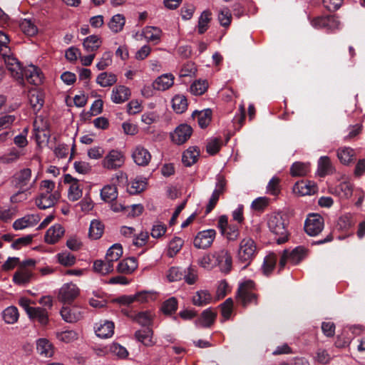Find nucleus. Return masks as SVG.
Returning a JSON list of instances; mask_svg holds the SVG:
<instances>
[{
    "label": "nucleus",
    "mask_w": 365,
    "mask_h": 365,
    "mask_svg": "<svg viewBox=\"0 0 365 365\" xmlns=\"http://www.w3.org/2000/svg\"><path fill=\"white\" fill-rule=\"evenodd\" d=\"M57 339L65 343H70L78 338V334L73 330H66L64 331L58 332L56 334Z\"/></svg>",
    "instance_id": "nucleus-56"
},
{
    "label": "nucleus",
    "mask_w": 365,
    "mask_h": 365,
    "mask_svg": "<svg viewBox=\"0 0 365 365\" xmlns=\"http://www.w3.org/2000/svg\"><path fill=\"white\" fill-rule=\"evenodd\" d=\"M200 148L197 146H190L184 151V166L190 167L199 159Z\"/></svg>",
    "instance_id": "nucleus-30"
},
{
    "label": "nucleus",
    "mask_w": 365,
    "mask_h": 365,
    "mask_svg": "<svg viewBox=\"0 0 365 365\" xmlns=\"http://www.w3.org/2000/svg\"><path fill=\"white\" fill-rule=\"evenodd\" d=\"M323 217L315 213L308 215L304 222V230L309 236L318 235L324 229Z\"/></svg>",
    "instance_id": "nucleus-7"
},
{
    "label": "nucleus",
    "mask_w": 365,
    "mask_h": 365,
    "mask_svg": "<svg viewBox=\"0 0 365 365\" xmlns=\"http://www.w3.org/2000/svg\"><path fill=\"white\" fill-rule=\"evenodd\" d=\"M96 335L103 339L111 337L114 333V324L112 322L105 321L96 329Z\"/></svg>",
    "instance_id": "nucleus-34"
},
{
    "label": "nucleus",
    "mask_w": 365,
    "mask_h": 365,
    "mask_svg": "<svg viewBox=\"0 0 365 365\" xmlns=\"http://www.w3.org/2000/svg\"><path fill=\"white\" fill-rule=\"evenodd\" d=\"M142 35L148 41L158 43L160 40L162 31L158 27L146 26L143 29Z\"/></svg>",
    "instance_id": "nucleus-33"
},
{
    "label": "nucleus",
    "mask_w": 365,
    "mask_h": 365,
    "mask_svg": "<svg viewBox=\"0 0 365 365\" xmlns=\"http://www.w3.org/2000/svg\"><path fill=\"white\" fill-rule=\"evenodd\" d=\"M212 258L215 259V267H219L220 271L228 273L232 266V258L230 252L222 248L213 252Z\"/></svg>",
    "instance_id": "nucleus-6"
},
{
    "label": "nucleus",
    "mask_w": 365,
    "mask_h": 365,
    "mask_svg": "<svg viewBox=\"0 0 365 365\" xmlns=\"http://www.w3.org/2000/svg\"><path fill=\"white\" fill-rule=\"evenodd\" d=\"M334 168L330 158L327 156H321L317 162V175L319 177H324L334 173Z\"/></svg>",
    "instance_id": "nucleus-22"
},
{
    "label": "nucleus",
    "mask_w": 365,
    "mask_h": 365,
    "mask_svg": "<svg viewBox=\"0 0 365 365\" xmlns=\"http://www.w3.org/2000/svg\"><path fill=\"white\" fill-rule=\"evenodd\" d=\"M208 83L205 80L195 81L190 86V93L195 96L202 95L207 89Z\"/></svg>",
    "instance_id": "nucleus-49"
},
{
    "label": "nucleus",
    "mask_w": 365,
    "mask_h": 365,
    "mask_svg": "<svg viewBox=\"0 0 365 365\" xmlns=\"http://www.w3.org/2000/svg\"><path fill=\"white\" fill-rule=\"evenodd\" d=\"M122 254L123 248L121 245L115 244L109 248L105 259L113 266V263L119 259Z\"/></svg>",
    "instance_id": "nucleus-42"
},
{
    "label": "nucleus",
    "mask_w": 365,
    "mask_h": 365,
    "mask_svg": "<svg viewBox=\"0 0 365 365\" xmlns=\"http://www.w3.org/2000/svg\"><path fill=\"white\" fill-rule=\"evenodd\" d=\"M294 191L302 196L314 195L317 191V187L314 182H298L294 185Z\"/></svg>",
    "instance_id": "nucleus-25"
},
{
    "label": "nucleus",
    "mask_w": 365,
    "mask_h": 365,
    "mask_svg": "<svg viewBox=\"0 0 365 365\" xmlns=\"http://www.w3.org/2000/svg\"><path fill=\"white\" fill-rule=\"evenodd\" d=\"M61 315L66 322L73 323L82 319L83 312L77 306L63 307L61 310Z\"/></svg>",
    "instance_id": "nucleus-16"
},
{
    "label": "nucleus",
    "mask_w": 365,
    "mask_h": 365,
    "mask_svg": "<svg viewBox=\"0 0 365 365\" xmlns=\"http://www.w3.org/2000/svg\"><path fill=\"white\" fill-rule=\"evenodd\" d=\"M63 182L69 186L68 189V198L69 200L75 202L82 197V185L78 180L73 178L70 174H66Z\"/></svg>",
    "instance_id": "nucleus-11"
},
{
    "label": "nucleus",
    "mask_w": 365,
    "mask_h": 365,
    "mask_svg": "<svg viewBox=\"0 0 365 365\" xmlns=\"http://www.w3.org/2000/svg\"><path fill=\"white\" fill-rule=\"evenodd\" d=\"M19 26L24 34L29 36H33L38 32L37 26L31 19H23L20 22Z\"/></svg>",
    "instance_id": "nucleus-48"
},
{
    "label": "nucleus",
    "mask_w": 365,
    "mask_h": 365,
    "mask_svg": "<svg viewBox=\"0 0 365 365\" xmlns=\"http://www.w3.org/2000/svg\"><path fill=\"white\" fill-rule=\"evenodd\" d=\"M354 155V150L349 147L340 148L337 150V157L344 165H348L352 161Z\"/></svg>",
    "instance_id": "nucleus-44"
},
{
    "label": "nucleus",
    "mask_w": 365,
    "mask_h": 365,
    "mask_svg": "<svg viewBox=\"0 0 365 365\" xmlns=\"http://www.w3.org/2000/svg\"><path fill=\"white\" fill-rule=\"evenodd\" d=\"M125 24V19L123 14H115L108 23V26L112 32L117 34L120 32Z\"/></svg>",
    "instance_id": "nucleus-35"
},
{
    "label": "nucleus",
    "mask_w": 365,
    "mask_h": 365,
    "mask_svg": "<svg viewBox=\"0 0 365 365\" xmlns=\"http://www.w3.org/2000/svg\"><path fill=\"white\" fill-rule=\"evenodd\" d=\"M117 81V76L112 73L102 72L96 78V83L101 87H110Z\"/></svg>",
    "instance_id": "nucleus-36"
},
{
    "label": "nucleus",
    "mask_w": 365,
    "mask_h": 365,
    "mask_svg": "<svg viewBox=\"0 0 365 365\" xmlns=\"http://www.w3.org/2000/svg\"><path fill=\"white\" fill-rule=\"evenodd\" d=\"M182 277V271L180 267H170L166 274V278L168 282H173L181 280Z\"/></svg>",
    "instance_id": "nucleus-58"
},
{
    "label": "nucleus",
    "mask_w": 365,
    "mask_h": 365,
    "mask_svg": "<svg viewBox=\"0 0 365 365\" xmlns=\"http://www.w3.org/2000/svg\"><path fill=\"white\" fill-rule=\"evenodd\" d=\"M36 182V178H32V172L30 168H23L16 172L13 177V182L16 187L23 192L33 187Z\"/></svg>",
    "instance_id": "nucleus-4"
},
{
    "label": "nucleus",
    "mask_w": 365,
    "mask_h": 365,
    "mask_svg": "<svg viewBox=\"0 0 365 365\" xmlns=\"http://www.w3.org/2000/svg\"><path fill=\"white\" fill-rule=\"evenodd\" d=\"M174 76L171 73H165L158 76L152 83L154 90L165 91L174 84Z\"/></svg>",
    "instance_id": "nucleus-19"
},
{
    "label": "nucleus",
    "mask_w": 365,
    "mask_h": 365,
    "mask_svg": "<svg viewBox=\"0 0 365 365\" xmlns=\"http://www.w3.org/2000/svg\"><path fill=\"white\" fill-rule=\"evenodd\" d=\"M109 354L116 356L119 359H125L128 355V351L123 346L113 343L109 346Z\"/></svg>",
    "instance_id": "nucleus-55"
},
{
    "label": "nucleus",
    "mask_w": 365,
    "mask_h": 365,
    "mask_svg": "<svg viewBox=\"0 0 365 365\" xmlns=\"http://www.w3.org/2000/svg\"><path fill=\"white\" fill-rule=\"evenodd\" d=\"M211 13L208 10H205L202 12L198 19V24L197 26V32L200 34H204L208 29V24L210 21Z\"/></svg>",
    "instance_id": "nucleus-46"
},
{
    "label": "nucleus",
    "mask_w": 365,
    "mask_h": 365,
    "mask_svg": "<svg viewBox=\"0 0 365 365\" xmlns=\"http://www.w3.org/2000/svg\"><path fill=\"white\" fill-rule=\"evenodd\" d=\"M112 63V53L106 51L103 53L102 57L96 64V68L99 71L105 70L108 66Z\"/></svg>",
    "instance_id": "nucleus-62"
},
{
    "label": "nucleus",
    "mask_w": 365,
    "mask_h": 365,
    "mask_svg": "<svg viewBox=\"0 0 365 365\" xmlns=\"http://www.w3.org/2000/svg\"><path fill=\"white\" fill-rule=\"evenodd\" d=\"M29 317L34 320H36L42 325L46 324L48 321L47 312L41 307H34Z\"/></svg>",
    "instance_id": "nucleus-43"
},
{
    "label": "nucleus",
    "mask_w": 365,
    "mask_h": 365,
    "mask_svg": "<svg viewBox=\"0 0 365 365\" xmlns=\"http://www.w3.org/2000/svg\"><path fill=\"white\" fill-rule=\"evenodd\" d=\"M253 285L254 283L252 280H248L240 284L237 290V297L243 306H247L252 302L256 303V295L250 290Z\"/></svg>",
    "instance_id": "nucleus-13"
},
{
    "label": "nucleus",
    "mask_w": 365,
    "mask_h": 365,
    "mask_svg": "<svg viewBox=\"0 0 365 365\" xmlns=\"http://www.w3.org/2000/svg\"><path fill=\"white\" fill-rule=\"evenodd\" d=\"M221 147V140L217 138H211L207 144V152L210 155L216 154Z\"/></svg>",
    "instance_id": "nucleus-64"
},
{
    "label": "nucleus",
    "mask_w": 365,
    "mask_h": 365,
    "mask_svg": "<svg viewBox=\"0 0 365 365\" xmlns=\"http://www.w3.org/2000/svg\"><path fill=\"white\" fill-rule=\"evenodd\" d=\"M33 277V273L27 267H19L14 273L13 281L18 285H26L29 283Z\"/></svg>",
    "instance_id": "nucleus-26"
},
{
    "label": "nucleus",
    "mask_w": 365,
    "mask_h": 365,
    "mask_svg": "<svg viewBox=\"0 0 365 365\" xmlns=\"http://www.w3.org/2000/svg\"><path fill=\"white\" fill-rule=\"evenodd\" d=\"M147 180L144 179H138L132 181L130 185L128 187V192L132 195H135L141 192L146 188Z\"/></svg>",
    "instance_id": "nucleus-51"
},
{
    "label": "nucleus",
    "mask_w": 365,
    "mask_h": 365,
    "mask_svg": "<svg viewBox=\"0 0 365 365\" xmlns=\"http://www.w3.org/2000/svg\"><path fill=\"white\" fill-rule=\"evenodd\" d=\"M216 180L215 187L209 199L208 204L206 207L205 215H207L212 210V209L217 203L220 196L223 193L225 188L226 182L222 175H217L216 177Z\"/></svg>",
    "instance_id": "nucleus-12"
},
{
    "label": "nucleus",
    "mask_w": 365,
    "mask_h": 365,
    "mask_svg": "<svg viewBox=\"0 0 365 365\" xmlns=\"http://www.w3.org/2000/svg\"><path fill=\"white\" fill-rule=\"evenodd\" d=\"M192 117L197 119L198 125L201 128H206L212 119V110L210 108L204 109L200 111L195 110L192 113Z\"/></svg>",
    "instance_id": "nucleus-29"
},
{
    "label": "nucleus",
    "mask_w": 365,
    "mask_h": 365,
    "mask_svg": "<svg viewBox=\"0 0 365 365\" xmlns=\"http://www.w3.org/2000/svg\"><path fill=\"white\" fill-rule=\"evenodd\" d=\"M36 350L38 354L45 358L51 357L54 354V348L52 344L46 339H39L36 341Z\"/></svg>",
    "instance_id": "nucleus-27"
},
{
    "label": "nucleus",
    "mask_w": 365,
    "mask_h": 365,
    "mask_svg": "<svg viewBox=\"0 0 365 365\" xmlns=\"http://www.w3.org/2000/svg\"><path fill=\"white\" fill-rule=\"evenodd\" d=\"M307 249L302 246L295 247L292 252L288 251L289 262L293 264L299 263L307 256Z\"/></svg>",
    "instance_id": "nucleus-40"
},
{
    "label": "nucleus",
    "mask_w": 365,
    "mask_h": 365,
    "mask_svg": "<svg viewBox=\"0 0 365 365\" xmlns=\"http://www.w3.org/2000/svg\"><path fill=\"white\" fill-rule=\"evenodd\" d=\"M267 226L269 230L274 235L278 245L288 241L289 233L287 224L280 213H272L268 216Z\"/></svg>",
    "instance_id": "nucleus-1"
},
{
    "label": "nucleus",
    "mask_w": 365,
    "mask_h": 365,
    "mask_svg": "<svg viewBox=\"0 0 365 365\" xmlns=\"http://www.w3.org/2000/svg\"><path fill=\"white\" fill-rule=\"evenodd\" d=\"M61 194L58 191L47 195L40 193L38 197L36 200V204L40 209H47L53 207L60 199Z\"/></svg>",
    "instance_id": "nucleus-18"
},
{
    "label": "nucleus",
    "mask_w": 365,
    "mask_h": 365,
    "mask_svg": "<svg viewBox=\"0 0 365 365\" xmlns=\"http://www.w3.org/2000/svg\"><path fill=\"white\" fill-rule=\"evenodd\" d=\"M125 161V157L122 151L112 149L103 158L101 166L106 170H115L123 167Z\"/></svg>",
    "instance_id": "nucleus-3"
},
{
    "label": "nucleus",
    "mask_w": 365,
    "mask_h": 365,
    "mask_svg": "<svg viewBox=\"0 0 365 365\" xmlns=\"http://www.w3.org/2000/svg\"><path fill=\"white\" fill-rule=\"evenodd\" d=\"M276 264V257L274 255H269L264 258L263 264V272L268 276L272 272Z\"/></svg>",
    "instance_id": "nucleus-63"
},
{
    "label": "nucleus",
    "mask_w": 365,
    "mask_h": 365,
    "mask_svg": "<svg viewBox=\"0 0 365 365\" xmlns=\"http://www.w3.org/2000/svg\"><path fill=\"white\" fill-rule=\"evenodd\" d=\"M135 320L139 324L145 327H149V326L152 324L153 314L148 312H140L135 316Z\"/></svg>",
    "instance_id": "nucleus-60"
},
{
    "label": "nucleus",
    "mask_w": 365,
    "mask_h": 365,
    "mask_svg": "<svg viewBox=\"0 0 365 365\" xmlns=\"http://www.w3.org/2000/svg\"><path fill=\"white\" fill-rule=\"evenodd\" d=\"M80 294L79 288L73 283H66L59 289L58 299L63 303H71Z\"/></svg>",
    "instance_id": "nucleus-14"
},
{
    "label": "nucleus",
    "mask_w": 365,
    "mask_h": 365,
    "mask_svg": "<svg viewBox=\"0 0 365 365\" xmlns=\"http://www.w3.org/2000/svg\"><path fill=\"white\" fill-rule=\"evenodd\" d=\"M93 269L95 272L105 275L113 271V266L105 259L104 261H95L93 263Z\"/></svg>",
    "instance_id": "nucleus-47"
},
{
    "label": "nucleus",
    "mask_w": 365,
    "mask_h": 365,
    "mask_svg": "<svg viewBox=\"0 0 365 365\" xmlns=\"http://www.w3.org/2000/svg\"><path fill=\"white\" fill-rule=\"evenodd\" d=\"M198 280V272L196 267L190 266L184 271V282L189 285L195 284Z\"/></svg>",
    "instance_id": "nucleus-50"
},
{
    "label": "nucleus",
    "mask_w": 365,
    "mask_h": 365,
    "mask_svg": "<svg viewBox=\"0 0 365 365\" xmlns=\"http://www.w3.org/2000/svg\"><path fill=\"white\" fill-rule=\"evenodd\" d=\"M102 40L97 35L86 37L83 43V48L88 52L97 51L101 46Z\"/></svg>",
    "instance_id": "nucleus-37"
},
{
    "label": "nucleus",
    "mask_w": 365,
    "mask_h": 365,
    "mask_svg": "<svg viewBox=\"0 0 365 365\" xmlns=\"http://www.w3.org/2000/svg\"><path fill=\"white\" fill-rule=\"evenodd\" d=\"M309 163L295 162L290 168V173L294 177L306 175L309 172Z\"/></svg>",
    "instance_id": "nucleus-39"
},
{
    "label": "nucleus",
    "mask_w": 365,
    "mask_h": 365,
    "mask_svg": "<svg viewBox=\"0 0 365 365\" xmlns=\"http://www.w3.org/2000/svg\"><path fill=\"white\" fill-rule=\"evenodd\" d=\"M232 15L228 8L225 7L218 14V20L221 26H228L231 23Z\"/></svg>",
    "instance_id": "nucleus-61"
},
{
    "label": "nucleus",
    "mask_w": 365,
    "mask_h": 365,
    "mask_svg": "<svg viewBox=\"0 0 365 365\" xmlns=\"http://www.w3.org/2000/svg\"><path fill=\"white\" fill-rule=\"evenodd\" d=\"M130 96V89L125 86H118L113 88L111 101L115 103H122L126 101Z\"/></svg>",
    "instance_id": "nucleus-23"
},
{
    "label": "nucleus",
    "mask_w": 365,
    "mask_h": 365,
    "mask_svg": "<svg viewBox=\"0 0 365 365\" xmlns=\"http://www.w3.org/2000/svg\"><path fill=\"white\" fill-rule=\"evenodd\" d=\"M23 73L26 80L34 85H39L43 81V74L35 66L31 65L23 70Z\"/></svg>",
    "instance_id": "nucleus-21"
},
{
    "label": "nucleus",
    "mask_w": 365,
    "mask_h": 365,
    "mask_svg": "<svg viewBox=\"0 0 365 365\" xmlns=\"http://www.w3.org/2000/svg\"><path fill=\"white\" fill-rule=\"evenodd\" d=\"M197 263L202 268L211 270L215 267V259L212 258V255H205L198 259Z\"/></svg>",
    "instance_id": "nucleus-57"
},
{
    "label": "nucleus",
    "mask_w": 365,
    "mask_h": 365,
    "mask_svg": "<svg viewBox=\"0 0 365 365\" xmlns=\"http://www.w3.org/2000/svg\"><path fill=\"white\" fill-rule=\"evenodd\" d=\"M153 336V331L150 327H145L136 331L135 333L136 340L146 346H151L155 344Z\"/></svg>",
    "instance_id": "nucleus-24"
},
{
    "label": "nucleus",
    "mask_w": 365,
    "mask_h": 365,
    "mask_svg": "<svg viewBox=\"0 0 365 365\" xmlns=\"http://www.w3.org/2000/svg\"><path fill=\"white\" fill-rule=\"evenodd\" d=\"M29 99L30 105L34 110H38L42 107L43 101L38 92L31 91L29 94Z\"/></svg>",
    "instance_id": "nucleus-53"
},
{
    "label": "nucleus",
    "mask_w": 365,
    "mask_h": 365,
    "mask_svg": "<svg viewBox=\"0 0 365 365\" xmlns=\"http://www.w3.org/2000/svg\"><path fill=\"white\" fill-rule=\"evenodd\" d=\"M217 227L220 234L229 242L236 241L240 236L239 226L237 225H229L227 215H221L219 217Z\"/></svg>",
    "instance_id": "nucleus-5"
},
{
    "label": "nucleus",
    "mask_w": 365,
    "mask_h": 365,
    "mask_svg": "<svg viewBox=\"0 0 365 365\" xmlns=\"http://www.w3.org/2000/svg\"><path fill=\"white\" fill-rule=\"evenodd\" d=\"M49 124L48 120L41 115L36 116L34 121V131L36 142L39 144L48 140Z\"/></svg>",
    "instance_id": "nucleus-8"
},
{
    "label": "nucleus",
    "mask_w": 365,
    "mask_h": 365,
    "mask_svg": "<svg viewBox=\"0 0 365 365\" xmlns=\"http://www.w3.org/2000/svg\"><path fill=\"white\" fill-rule=\"evenodd\" d=\"M217 232L214 229H207L199 232L193 240L194 246L198 249L205 250L213 243Z\"/></svg>",
    "instance_id": "nucleus-9"
},
{
    "label": "nucleus",
    "mask_w": 365,
    "mask_h": 365,
    "mask_svg": "<svg viewBox=\"0 0 365 365\" xmlns=\"http://www.w3.org/2000/svg\"><path fill=\"white\" fill-rule=\"evenodd\" d=\"M2 57L11 76L16 80L23 81V68L18 59L6 52L3 53Z\"/></svg>",
    "instance_id": "nucleus-10"
},
{
    "label": "nucleus",
    "mask_w": 365,
    "mask_h": 365,
    "mask_svg": "<svg viewBox=\"0 0 365 365\" xmlns=\"http://www.w3.org/2000/svg\"><path fill=\"white\" fill-rule=\"evenodd\" d=\"M329 192L340 199H348L353 193V185L349 181H343L339 185L329 187Z\"/></svg>",
    "instance_id": "nucleus-17"
},
{
    "label": "nucleus",
    "mask_w": 365,
    "mask_h": 365,
    "mask_svg": "<svg viewBox=\"0 0 365 365\" xmlns=\"http://www.w3.org/2000/svg\"><path fill=\"white\" fill-rule=\"evenodd\" d=\"M40 221L38 215H26L21 219L16 220L14 224L13 227L18 230H22L28 227L34 226Z\"/></svg>",
    "instance_id": "nucleus-28"
},
{
    "label": "nucleus",
    "mask_w": 365,
    "mask_h": 365,
    "mask_svg": "<svg viewBox=\"0 0 365 365\" xmlns=\"http://www.w3.org/2000/svg\"><path fill=\"white\" fill-rule=\"evenodd\" d=\"M65 230L60 224L51 226L46 232L44 239L48 244L56 243L64 235Z\"/></svg>",
    "instance_id": "nucleus-20"
},
{
    "label": "nucleus",
    "mask_w": 365,
    "mask_h": 365,
    "mask_svg": "<svg viewBox=\"0 0 365 365\" xmlns=\"http://www.w3.org/2000/svg\"><path fill=\"white\" fill-rule=\"evenodd\" d=\"M182 247V240L180 237L173 239L168 245V255L170 257H174Z\"/></svg>",
    "instance_id": "nucleus-54"
},
{
    "label": "nucleus",
    "mask_w": 365,
    "mask_h": 365,
    "mask_svg": "<svg viewBox=\"0 0 365 365\" xmlns=\"http://www.w3.org/2000/svg\"><path fill=\"white\" fill-rule=\"evenodd\" d=\"M101 197L105 202H111L118 197L117 187L114 185H105L101 190Z\"/></svg>",
    "instance_id": "nucleus-41"
},
{
    "label": "nucleus",
    "mask_w": 365,
    "mask_h": 365,
    "mask_svg": "<svg viewBox=\"0 0 365 365\" xmlns=\"http://www.w3.org/2000/svg\"><path fill=\"white\" fill-rule=\"evenodd\" d=\"M131 157L136 165L142 167L148 165L152 159L149 150L141 145H138L133 148Z\"/></svg>",
    "instance_id": "nucleus-15"
},
{
    "label": "nucleus",
    "mask_w": 365,
    "mask_h": 365,
    "mask_svg": "<svg viewBox=\"0 0 365 365\" xmlns=\"http://www.w3.org/2000/svg\"><path fill=\"white\" fill-rule=\"evenodd\" d=\"M57 257L59 263L66 267L72 266L76 262V257L67 252L58 254Z\"/></svg>",
    "instance_id": "nucleus-59"
},
{
    "label": "nucleus",
    "mask_w": 365,
    "mask_h": 365,
    "mask_svg": "<svg viewBox=\"0 0 365 365\" xmlns=\"http://www.w3.org/2000/svg\"><path fill=\"white\" fill-rule=\"evenodd\" d=\"M3 318L6 323L14 324L19 318L18 309L15 307H9L3 312Z\"/></svg>",
    "instance_id": "nucleus-52"
},
{
    "label": "nucleus",
    "mask_w": 365,
    "mask_h": 365,
    "mask_svg": "<svg viewBox=\"0 0 365 365\" xmlns=\"http://www.w3.org/2000/svg\"><path fill=\"white\" fill-rule=\"evenodd\" d=\"M138 267L135 258L129 257L120 262L117 266V271L120 273L130 274Z\"/></svg>",
    "instance_id": "nucleus-31"
},
{
    "label": "nucleus",
    "mask_w": 365,
    "mask_h": 365,
    "mask_svg": "<svg viewBox=\"0 0 365 365\" xmlns=\"http://www.w3.org/2000/svg\"><path fill=\"white\" fill-rule=\"evenodd\" d=\"M215 317L216 313L211 308H208L202 312L201 317L195 321V324L202 327H210L214 323Z\"/></svg>",
    "instance_id": "nucleus-32"
},
{
    "label": "nucleus",
    "mask_w": 365,
    "mask_h": 365,
    "mask_svg": "<svg viewBox=\"0 0 365 365\" xmlns=\"http://www.w3.org/2000/svg\"><path fill=\"white\" fill-rule=\"evenodd\" d=\"M192 303L196 306H205L212 300L211 294L207 290H200L192 297Z\"/></svg>",
    "instance_id": "nucleus-38"
},
{
    "label": "nucleus",
    "mask_w": 365,
    "mask_h": 365,
    "mask_svg": "<svg viewBox=\"0 0 365 365\" xmlns=\"http://www.w3.org/2000/svg\"><path fill=\"white\" fill-rule=\"evenodd\" d=\"M104 230L103 225L98 220H94L91 222L89 228V237L93 240L99 239Z\"/></svg>",
    "instance_id": "nucleus-45"
},
{
    "label": "nucleus",
    "mask_w": 365,
    "mask_h": 365,
    "mask_svg": "<svg viewBox=\"0 0 365 365\" xmlns=\"http://www.w3.org/2000/svg\"><path fill=\"white\" fill-rule=\"evenodd\" d=\"M257 254V245L250 237L243 238L239 245L237 251V259L244 264L243 268L247 267L255 258Z\"/></svg>",
    "instance_id": "nucleus-2"
}]
</instances>
